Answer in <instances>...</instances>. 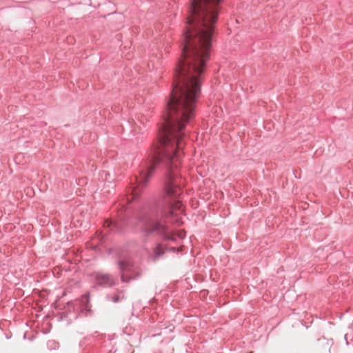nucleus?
<instances>
[{
    "mask_svg": "<svg viewBox=\"0 0 353 353\" xmlns=\"http://www.w3.org/2000/svg\"><path fill=\"white\" fill-rule=\"evenodd\" d=\"M165 194L170 199L171 203L170 216L172 221L179 225L183 223L182 217L179 215L183 212L182 204L179 200L181 194V189L178 186L177 181L172 174L166 178L165 181Z\"/></svg>",
    "mask_w": 353,
    "mask_h": 353,
    "instance_id": "obj_1",
    "label": "nucleus"
},
{
    "mask_svg": "<svg viewBox=\"0 0 353 353\" xmlns=\"http://www.w3.org/2000/svg\"><path fill=\"white\" fill-rule=\"evenodd\" d=\"M147 230L148 232L165 234L168 239L174 241H176L177 239H182L185 236V232L181 230H178L176 233L167 234L165 227L159 223H151L150 228L149 229H147Z\"/></svg>",
    "mask_w": 353,
    "mask_h": 353,
    "instance_id": "obj_2",
    "label": "nucleus"
},
{
    "mask_svg": "<svg viewBox=\"0 0 353 353\" xmlns=\"http://www.w3.org/2000/svg\"><path fill=\"white\" fill-rule=\"evenodd\" d=\"M119 268L121 271V279L123 281H128L133 274L137 275L136 268L128 260L119 263Z\"/></svg>",
    "mask_w": 353,
    "mask_h": 353,
    "instance_id": "obj_3",
    "label": "nucleus"
},
{
    "mask_svg": "<svg viewBox=\"0 0 353 353\" xmlns=\"http://www.w3.org/2000/svg\"><path fill=\"white\" fill-rule=\"evenodd\" d=\"M97 283L103 286H110L114 283V279L107 274H99L97 275Z\"/></svg>",
    "mask_w": 353,
    "mask_h": 353,
    "instance_id": "obj_4",
    "label": "nucleus"
},
{
    "mask_svg": "<svg viewBox=\"0 0 353 353\" xmlns=\"http://www.w3.org/2000/svg\"><path fill=\"white\" fill-rule=\"evenodd\" d=\"M154 258L157 259L159 256H160L164 252L163 248L161 247V245H158L155 250H154Z\"/></svg>",
    "mask_w": 353,
    "mask_h": 353,
    "instance_id": "obj_5",
    "label": "nucleus"
},
{
    "mask_svg": "<svg viewBox=\"0 0 353 353\" xmlns=\"http://www.w3.org/2000/svg\"><path fill=\"white\" fill-rule=\"evenodd\" d=\"M111 224H112L111 221H105L104 226L110 227L111 225Z\"/></svg>",
    "mask_w": 353,
    "mask_h": 353,
    "instance_id": "obj_6",
    "label": "nucleus"
}]
</instances>
